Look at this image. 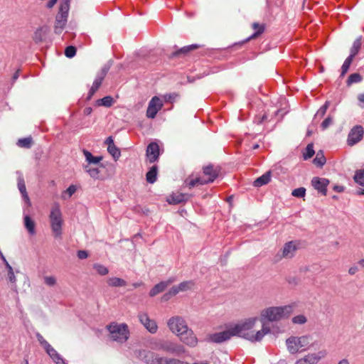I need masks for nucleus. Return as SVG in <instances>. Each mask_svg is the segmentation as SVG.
<instances>
[{
	"mask_svg": "<svg viewBox=\"0 0 364 364\" xmlns=\"http://www.w3.org/2000/svg\"><path fill=\"white\" fill-rule=\"evenodd\" d=\"M259 322H260V318L257 316H252L235 323L237 337L251 343H259L271 333L278 335L284 332L279 325L273 326L272 331L267 323H260V327H259Z\"/></svg>",
	"mask_w": 364,
	"mask_h": 364,
	"instance_id": "f257e3e1",
	"label": "nucleus"
},
{
	"mask_svg": "<svg viewBox=\"0 0 364 364\" xmlns=\"http://www.w3.org/2000/svg\"><path fill=\"white\" fill-rule=\"evenodd\" d=\"M167 326L169 331L186 345L195 347L198 344L197 337L183 317L179 316L171 317L167 321Z\"/></svg>",
	"mask_w": 364,
	"mask_h": 364,
	"instance_id": "f03ea898",
	"label": "nucleus"
},
{
	"mask_svg": "<svg viewBox=\"0 0 364 364\" xmlns=\"http://www.w3.org/2000/svg\"><path fill=\"white\" fill-rule=\"evenodd\" d=\"M285 345L287 351L291 355L317 349L321 346L319 341L311 335L291 336L286 339Z\"/></svg>",
	"mask_w": 364,
	"mask_h": 364,
	"instance_id": "7ed1b4c3",
	"label": "nucleus"
},
{
	"mask_svg": "<svg viewBox=\"0 0 364 364\" xmlns=\"http://www.w3.org/2000/svg\"><path fill=\"white\" fill-rule=\"evenodd\" d=\"M294 311L291 304L270 306L260 311V323H273L289 318Z\"/></svg>",
	"mask_w": 364,
	"mask_h": 364,
	"instance_id": "20e7f679",
	"label": "nucleus"
},
{
	"mask_svg": "<svg viewBox=\"0 0 364 364\" xmlns=\"http://www.w3.org/2000/svg\"><path fill=\"white\" fill-rule=\"evenodd\" d=\"M49 222L53 235L56 239H60L63 235V219L60 206L54 205L50 209Z\"/></svg>",
	"mask_w": 364,
	"mask_h": 364,
	"instance_id": "39448f33",
	"label": "nucleus"
},
{
	"mask_svg": "<svg viewBox=\"0 0 364 364\" xmlns=\"http://www.w3.org/2000/svg\"><path fill=\"white\" fill-rule=\"evenodd\" d=\"M110 338L118 343L126 342L129 337L128 326L124 323H112L107 326Z\"/></svg>",
	"mask_w": 364,
	"mask_h": 364,
	"instance_id": "423d86ee",
	"label": "nucleus"
},
{
	"mask_svg": "<svg viewBox=\"0 0 364 364\" xmlns=\"http://www.w3.org/2000/svg\"><path fill=\"white\" fill-rule=\"evenodd\" d=\"M236 331L235 323H232L225 330L210 334L208 336V340L213 343H223L230 340L232 337H237Z\"/></svg>",
	"mask_w": 364,
	"mask_h": 364,
	"instance_id": "0eeeda50",
	"label": "nucleus"
},
{
	"mask_svg": "<svg viewBox=\"0 0 364 364\" xmlns=\"http://www.w3.org/2000/svg\"><path fill=\"white\" fill-rule=\"evenodd\" d=\"M326 356V350L309 353L296 359L294 364H317Z\"/></svg>",
	"mask_w": 364,
	"mask_h": 364,
	"instance_id": "6e6552de",
	"label": "nucleus"
},
{
	"mask_svg": "<svg viewBox=\"0 0 364 364\" xmlns=\"http://www.w3.org/2000/svg\"><path fill=\"white\" fill-rule=\"evenodd\" d=\"M163 105L162 100L158 96L153 97L148 105L146 112V117L150 119H154L158 112L163 107Z\"/></svg>",
	"mask_w": 364,
	"mask_h": 364,
	"instance_id": "1a4fd4ad",
	"label": "nucleus"
},
{
	"mask_svg": "<svg viewBox=\"0 0 364 364\" xmlns=\"http://www.w3.org/2000/svg\"><path fill=\"white\" fill-rule=\"evenodd\" d=\"M206 181L202 175L198 174H191L188 176L186 180L184 181V186L189 189H191L194 187L203 186L206 184Z\"/></svg>",
	"mask_w": 364,
	"mask_h": 364,
	"instance_id": "9d476101",
	"label": "nucleus"
},
{
	"mask_svg": "<svg viewBox=\"0 0 364 364\" xmlns=\"http://www.w3.org/2000/svg\"><path fill=\"white\" fill-rule=\"evenodd\" d=\"M299 244L294 241H290L284 244L282 249V258L290 259L292 258L297 251Z\"/></svg>",
	"mask_w": 364,
	"mask_h": 364,
	"instance_id": "9b49d317",
	"label": "nucleus"
},
{
	"mask_svg": "<svg viewBox=\"0 0 364 364\" xmlns=\"http://www.w3.org/2000/svg\"><path fill=\"white\" fill-rule=\"evenodd\" d=\"M328 184L329 181L324 178L314 177L311 179L312 186L323 196H326L327 193V186Z\"/></svg>",
	"mask_w": 364,
	"mask_h": 364,
	"instance_id": "f8f14e48",
	"label": "nucleus"
},
{
	"mask_svg": "<svg viewBox=\"0 0 364 364\" xmlns=\"http://www.w3.org/2000/svg\"><path fill=\"white\" fill-rule=\"evenodd\" d=\"M139 321L151 333H155L158 330V326L154 320H152L149 316L142 313L139 315Z\"/></svg>",
	"mask_w": 364,
	"mask_h": 364,
	"instance_id": "ddd939ff",
	"label": "nucleus"
},
{
	"mask_svg": "<svg viewBox=\"0 0 364 364\" xmlns=\"http://www.w3.org/2000/svg\"><path fill=\"white\" fill-rule=\"evenodd\" d=\"M363 135V129L360 126L353 127L348 134V144L353 146L360 141Z\"/></svg>",
	"mask_w": 364,
	"mask_h": 364,
	"instance_id": "4468645a",
	"label": "nucleus"
},
{
	"mask_svg": "<svg viewBox=\"0 0 364 364\" xmlns=\"http://www.w3.org/2000/svg\"><path fill=\"white\" fill-rule=\"evenodd\" d=\"M146 159L149 163L156 161L159 156V146L158 144L152 142L149 144L146 153Z\"/></svg>",
	"mask_w": 364,
	"mask_h": 364,
	"instance_id": "2eb2a0df",
	"label": "nucleus"
},
{
	"mask_svg": "<svg viewBox=\"0 0 364 364\" xmlns=\"http://www.w3.org/2000/svg\"><path fill=\"white\" fill-rule=\"evenodd\" d=\"M219 171L217 168H214L211 165L206 166L203 168L202 176L204 178L207 183H212L218 176Z\"/></svg>",
	"mask_w": 364,
	"mask_h": 364,
	"instance_id": "dca6fc26",
	"label": "nucleus"
},
{
	"mask_svg": "<svg viewBox=\"0 0 364 364\" xmlns=\"http://www.w3.org/2000/svg\"><path fill=\"white\" fill-rule=\"evenodd\" d=\"M193 283L191 282H183L178 285L173 286L169 293L172 295H175L179 292L186 291L193 288Z\"/></svg>",
	"mask_w": 364,
	"mask_h": 364,
	"instance_id": "f3484780",
	"label": "nucleus"
},
{
	"mask_svg": "<svg viewBox=\"0 0 364 364\" xmlns=\"http://www.w3.org/2000/svg\"><path fill=\"white\" fill-rule=\"evenodd\" d=\"M23 223L26 229L27 230L28 234L31 236L36 235V223L35 221L28 215H25L23 217Z\"/></svg>",
	"mask_w": 364,
	"mask_h": 364,
	"instance_id": "a211bd4d",
	"label": "nucleus"
},
{
	"mask_svg": "<svg viewBox=\"0 0 364 364\" xmlns=\"http://www.w3.org/2000/svg\"><path fill=\"white\" fill-rule=\"evenodd\" d=\"M18 190L21 192L22 197L23 198V200L26 203L27 206L31 207V202L28 195L27 193L26 185H25V183L23 179L18 180Z\"/></svg>",
	"mask_w": 364,
	"mask_h": 364,
	"instance_id": "6ab92c4d",
	"label": "nucleus"
},
{
	"mask_svg": "<svg viewBox=\"0 0 364 364\" xmlns=\"http://www.w3.org/2000/svg\"><path fill=\"white\" fill-rule=\"evenodd\" d=\"M83 154L85 156L86 162L87 163V165H91V164H97L102 160V156H93L91 152H90L87 150H83Z\"/></svg>",
	"mask_w": 364,
	"mask_h": 364,
	"instance_id": "aec40b11",
	"label": "nucleus"
},
{
	"mask_svg": "<svg viewBox=\"0 0 364 364\" xmlns=\"http://www.w3.org/2000/svg\"><path fill=\"white\" fill-rule=\"evenodd\" d=\"M187 199V196L183 193H173L169 196L167 198V202L169 204H177Z\"/></svg>",
	"mask_w": 364,
	"mask_h": 364,
	"instance_id": "412c9836",
	"label": "nucleus"
},
{
	"mask_svg": "<svg viewBox=\"0 0 364 364\" xmlns=\"http://www.w3.org/2000/svg\"><path fill=\"white\" fill-rule=\"evenodd\" d=\"M271 179V172L268 171L266 173L263 174L260 177L257 178L254 181L255 186L259 187L263 185L267 184Z\"/></svg>",
	"mask_w": 364,
	"mask_h": 364,
	"instance_id": "4be33fe9",
	"label": "nucleus"
},
{
	"mask_svg": "<svg viewBox=\"0 0 364 364\" xmlns=\"http://www.w3.org/2000/svg\"><path fill=\"white\" fill-rule=\"evenodd\" d=\"M47 32L48 29L46 28L42 27L36 29L33 35V40L37 43L41 42L46 36Z\"/></svg>",
	"mask_w": 364,
	"mask_h": 364,
	"instance_id": "5701e85b",
	"label": "nucleus"
},
{
	"mask_svg": "<svg viewBox=\"0 0 364 364\" xmlns=\"http://www.w3.org/2000/svg\"><path fill=\"white\" fill-rule=\"evenodd\" d=\"M107 282L110 287H124L127 284L124 279L116 277L109 278Z\"/></svg>",
	"mask_w": 364,
	"mask_h": 364,
	"instance_id": "b1692460",
	"label": "nucleus"
},
{
	"mask_svg": "<svg viewBox=\"0 0 364 364\" xmlns=\"http://www.w3.org/2000/svg\"><path fill=\"white\" fill-rule=\"evenodd\" d=\"M85 171L90 175V177L97 179L99 178L100 171L98 168L92 167L90 165H84Z\"/></svg>",
	"mask_w": 364,
	"mask_h": 364,
	"instance_id": "393cba45",
	"label": "nucleus"
},
{
	"mask_svg": "<svg viewBox=\"0 0 364 364\" xmlns=\"http://www.w3.org/2000/svg\"><path fill=\"white\" fill-rule=\"evenodd\" d=\"M114 102V100L112 97L106 96L100 100H97L96 105L109 107L113 105Z\"/></svg>",
	"mask_w": 364,
	"mask_h": 364,
	"instance_id": "a878e982",
	"label": "nucleus"
},
{
	"mask_svg": "<svg viewBox=\"0 0 364 364\" xmlns=\"http://www.w3.org/2000/svg\"><path fill=\"white\" fill-rule=\"evenodd\" d=\"M361 46L360 38H358L355 39L353 43L352 48L350 49V54L348 58H351L353 60V58L358 53Z\"/></svg>",
	"mask_w": 364,
	"mask_h": 364,
	"instance_id": "bb28decb",
	"label": "nucleus"
},
{
	"mask_svg": "<svg viewBox=\"0 0 364 364\" xmlns=\"http://www.w3.org/2000/svg\"><path fill=\"white\" fill-rule=\"evenodd\" d=\"M157 178V168L156 166H153L146 173V179L147 182L149 183H154Z\"/></svg>",
	"mask_w": 364,
	"mask_h": 364,
	"instance_id": "cd10ccee",
	"label": "nucleus"
},
{
	"mask_svg": "<svg viewBox=\"0 0 364 364\" xmlns=\"http://www.w3.org/2000/svg\"><path fill=\"white\" fill-rule=\"evenodd\" d=\"M101 83H102L101 79H96L93 82L92 85L90 89V91H89L87 97V100H90L92 98V97L94 95V94L96 92V91L100 87Z\"/></svg>",
	"mask_w": 364,
	"mask_h": 364,
	"instance_id": "c85d7f7f",
	"label": "nucleus"
},
{
	"mask_svg": "<svg viewBox=\"0 0 364 364\" xmlns=\"http://www.w3.org/2000/svg\"><path fill=\"white\" fill-rule=\"evenodd\" d=\"M67 15L58 14L56 18L55 29H62L67 21Z\"/></svg>",
	"mask_w": 364,
	"mask_h": 364,
	"instance_id": "c756f323",
	"label": "nucleus"
},
{
	"mask_svg": "<svg viewBox=\"0 0 364 364\" xmlns=\"http://www.w3.org/2000/svg\"><path fill=\"white\" fill-rule=\"evenodd\" d=\"M166 287V285L165 283H159L156 285H155L150 291L149 292V295L151 296H154L155 295L162 292L163 291L165 290Z\"/></svg>",
	"mask_w": 364,
	"mask_h": 364,
	"instance_id": "7c9ffc66",
	"label": "nucleus"
},
{
	"mask_svg": "<svg viewBox=\"0 0 364 364\" xmlns=\"http://www.w3.org/2000/svg\"><path fill=\"white\" fill-rule=\"evenodd\" d=\"M353 179L357 184L364 186V170L357 171L353 176Z\"/></svg>",
	"mask_w": 364,
	"mask_h": 364,
	"instance_id": "2f4dec72",
	"label": "nucleus"
},
{
	"mask_svg": "<svg viewBox=\"0 0 364 364\" xmlns=\"http://www.w3.org/2000/svg\"><path fill=\"white\" fill-rule=\"evenodd\" d=\"M32 143H33L32 138L31 136H28L26 138H23V139H18L17 141V145L21 148L28 149L31 146Z\"/></svg>",
	"mask_w": 364,
	"mask_h": 364,
	"instance_id": "473e14b6",
	"label": "nucleus"
},
{
	"mask_svg": "<svg viewBox=\"0 0 364 364\" xmlns=\"http://www.w3.org/2000/svg\"><path fill=\"white\" fill-rule=\"evenodd\" d=\"M93 268L97 272V273L101 276L107 275L109 273V269L107 267L101 264H95L93 265Z\"/></svg>",
	"mask_w": 364,
	"mask_h": 364,
	"instance_id": "72a5a7b5",
	"label": "nucleus"
},
{
	"mask_svg": "<svg viewBox=\"0 0 364 364\" xmlns=\"http://www.w3.org/2000/svg\"><path fill=\"white\" fill-rule=\"evenodd\" d=\"M291 321L296 325H303L306 323L307 318L304 314H298L292 318Z\"/></svg>",
	"mask_w": 364,
	"mask_h": 364,
	"instance_id": "f704fd0d",
	"label": "nucleus"
},
{
	"mask_svg": "<svg viewBox=\"0 0 364 364\" xmlns=\"http://www.w3.org/2000/svg\"><path fill=\"white\" fill-rule=\"evenodd\" d=\"M107 151L112 155L114 161H117L120 156L121 151L115 145L107 147Z\"/></svg>",
	"mask_w": 364,
	"mask_h": 364,
	"instance_id": "c9c22d12",
	"label": "nucleus"
},
{
	"mask_svg": "<svg viewBox=\"0 0 364 364\" xmlns=\"http://www.w3.org/2000/svg\"><path fill=\"white\" fill-rule=\"evenodd\" d=\"M3 259L4 261L6 263V268L8 269V279L9 281L12 283V284H15L16 283V276L14 274V272L13 271V269L11 267V266L6 262V260L5 259L4 257H3Z\"/></svg>",
	"mask_w": 364,
	"mask_h": 364,
	"instance_id": "e433bc0d",
	"label": "nucleus"
},
{
	"mask_svg": "<svg viewBox=\"0 0 364 364\" xmlns=\"http://www.w3.org/2000/svg\"><path fill=\"white\" fill-rule=\"evenodd\" d=\"M362 76L358 73L351 74L347 80V85L350 86L353 83L359 82L362 80Z\"/></svg>",
	"mask_w": 364,
	"mask_h": 364,
	"instance_id": "4c0bfd02",
	"label": "nucleus"
},
{
	"mask_svg": "<svg viewBox=\"0 0 364 364\" xmlns=\"http://www.w3.org/2000/svg\"><path fill=\"white\" fill-rule=\"evenodd\" d=\"M76 186L74 185H70L63 193L62 197L63 198H70L76 191Z\"/></svg>",
	"mask_w": 364,
	"mask_h": 364,
	"instance_id": "58836bf2",
	"label": "nucleus"
},
{
	"mask_svg": "<svg viewBox=\"0 0 364 364\" xmlns=\"http://www.w3.org/2000/svg\"><path fill=\"white\" fill-rule=\"evenodd\" d=\"M326 163V159L323 153H317L316 156L314 159V164L318 166H322Z\"/></svg>",
	"mask_w": 364,
	"mask_h": 364,
	"instance_id": "ea45409f",
	"label": "nucleus"
},
{
	"mask_svg": "<svg viewBox=\"0 0 364 364\" xmlns=\"http://www.w3.org/2000/svg\"><path fill=\"white\" fill-rule=\"evenodd\" d=\"M314 154V146L310 144L306 148L305 152L304 153V159H308L312 157Z\"/></svg>",
	"mask_w": 364,
	"mask_h": 364,
	"instance_id": "a19ab883",
	"label": "nucleus"
},
{
	"mask_svg": "<svg viewBox=\"0 0 364 364\" xmlns=\"http://www.w3.org/2000/svg\"><path fill=\"white\" fill-rule=\"evenodd\" d=\"M69 11V0H65L60 4L59 14L67 15Z\"/></svg>",
	"mask_w": 364,
	"mask_h": 364,
	"instance_id": "79ce46f5",
	"label": "nucleus"
},
{
	"mask_svg": "<svg viewBox=\"0 0 364 364\" xmlns=\"http://www.w3.org/2000/svg\"><path fill=\"white\" fill-rule=\"evenodd\" d=\"M352 61H353V59H351V58H347L345 60V61L342 65V68H341V70H342L341 75L342 76L345 75V74L348 72Z\"/></svg>",
	"mask_w": 364,
	"mask_h": 364,
	"instance_id": "37998d69",
	"label": "nucleus"
},
{
	"mask_svg": "<svg viewBox=\"0 0 364 364\" xmlns=\"http://www.w3.org/2000/svg\"><path fill=\"white\" fill-rule=\"evenodd\" d=\"M291 194L294 197L304 198L306 195V189L303 187L296 188L293 190Z\"/></svg>",
	"mask_w": 364,
	"mask_h": 364,
	"instance_id": "c03bdc74",
	"label": "nucleus"
},
{
	"mask_svg": "<svg viewBox=\"0 0 364 364\" xmlns=\"http://www.w3.org/2000/svg\"><path fill=\"white\" fill-rule=\"evenodd\" d=\"M44 283L49 287H54L56 284V278L53 276L44 277Z\"/></svg>",
	"mask_w": 364,
	"mask_h": 364,
	"instance_id": "a18cd8bd",
	"label": "nucleus"
},
{
	"mask_svg": "<svg viewBox=\"0 0 364 364\" xmlns=\"http://www.w3.org/2000/svg\"><path fill=\"white\" fill-rule=\"evenodd\" d=\"M76 49L74 46H68L65 48V55L66 57L71 58L75 56Z\"/></svg>",
	"mask_w": 364,
	"mask_h": 364,
	"instance_id": "49530a36",
	"label": "nucleus"
},
{
	"mask_svg": "<svg viewBox=\"0 0 364 364\" xmlns=\"http://www.w3.org/2000/svg\"><path fill=\"white\" fill-rule=\"evenodd\" d=\"M327 109H328V103L326 102L321 107H320V109L317 111L316 114H315V117H320L321 118H322L325 115Z\"/></svg>",
	"mask_w": 364,
	"mask_h": 364,
	"instance_id": "de8ad7c7",
	"label": "nucleus"
},
{
	"mask_svg": "<svg viewBox=\"0 0 364 364\" xmlns=\"http://www.w3.org/2000/svg\"><path fill=\"white\" fill-rule=\"evenodd\" d=\"M46 351L51 358V359L54 358L56 357V355H58V354H59L51 346H47V349H46Z\"/></svg>",
	"mask_w": 364,
	"mask_h": 364,
	"instance_id": "09e8293b",
	"label": "nucleus"
},
{
	"mask_svg": "<svg viewBox=\"0 0 364 364\" xmlns=\"http://www.w3.org/2000/svg\"><path fill=\"white\" fill-rule=\"evenodd\" d=\"M333 118L331 117H328L321 124L322 129H327L330 125L333 124Z\"/></svg>",
	"mask_w": 364,
	"mask_h": 364,
	"instance_id": "8fccbe9b",
	"label": "nucleus"
},
{
	"mask_svg": "<svg viewBox=\"0 0 364 364\" xmlns=\"http://www.w3.org/2000/svg\"><path fill=\"white\" fill-rule=\"evenodd\" d=\"M253 28L255 30V33H254V36H256L259 34H261L264 31V27L259 26L258 23H255L252 25Z\"/></svg>",
	"mask_w": 364,
	"mask_h": 364,
	"instance_id": "3c124183",
	"label": "nucleus"
},
{
	"mask_svg": "<svg viewBox=\"0 0 364 364\" xmlns=\"http://www.w3.org/2000/svg\"><path fill=\"white\" fill-rule=\"evenodd\" d=\"M174 362L173 360H171L168 362L166 360L161 358H156L155 360L153 361L152 364H171V363Z\"/></svg>",
	"mask_w": 364,
	"mask_h": 364,
	"instance_id": "603ef678",
	"label": "nucleus"
},
{
	"mask_svg": "<svg viewBox=\"0 0 364 364\" xmlns=\"http://www.w3.org/2000/svg\"><path fill=\"white\" fill-rule=\"evenodd\" d=\"M56 364H66L65 360L61 357L60 354H58L56 357L52 359Z\"/></svg>",
	"mask_w": 364,
	"mask_h": 364,
	"instance_id": "864d4df0",
	"label": "nucleus"
},
{
	"mask_svg": "<svg viewBox=\"0 0 364 364\" xmlns=\"http://www.w3.org/2000/svg\"><path fill=\"white\" fill-rule=\"evenodd\" d=\"M77 255L78 258L80 259H86L88 257V253L85 250H79Z\"/></svg>",
	"mask_w": 364,
	"mask_h": 364,
	"instance_id": "5fc2aeb1",
	"label": "nucleus"
},
{
	"mask_svg": "<svg viewBox=\"0 0 364 364\" xmlns=\"http://www.w3.org/2000/svg\"><path fill=\"white\" fill-rule=\"evenodd\" d=\"M38 341L42 345V346L45 348V350L47 349V346H50V345L41 336H38Z\"/></svg>",
	"mask_w": 364,
	"mask_h": 364,
	"instance_id": "6e6d98bb",
	"label": "nucleus"
},
{
	"mask_svg": "<svg viewBox=\"0 0 364 364\" xmlns=\"http://www.w3.org/2000/svg\"><path fill=\"white\" fill-rule=\"evenodd\" d=\"M198 46L197 45H191V46H185L183 48H182L181 49V52H183V53H186V52H188L193 49H195Z\"/></svg>",
	"mask_w": 364,
	"mask_h": 364,
	"instance_id": "4d7b16f0",
	"label": "nucleus"
},
{
	"mask_svg": "<svg viewBox=\"0 0 364 364\" xmlns=\"http://www.w3.org/2000/svg\"><path fill=\"white\" fill-rule=\"evenodd\" d=\"M358 271V268L356 266H352L348 269V274L350 275H354Z\"/></svg>",
	"mask_w": 364,
	"mask_h": 364,
	"instance_id": "13d9d810",
	"label": "nucleus"
},
{
	"mask_svg": "<svg viewBox=\"0 0 364 364\" xmlns=\"http://www.w3.org/2000/svg\"><path fill=\"white\" fill-rule=\"evenodd\" d=\"M333 189L338 193H342L345 191V187L343 186L335 185L333 186Z\"/></svg>",
	"mask_w": 364,
	"mask_h": 364,
	"instance_id": "bf43d9fd",
	"label": "nucleus"
},
{
	"mask_svg": "<svg viewBox=\"0 0 364 364\" xmlns=\"http://www.w3.org/2000/svg\"><path fill=\"white\" fill-rule=\"evenodd\" d=\"M105 144L107 145V147H110L112 146L115 145L114 143V139L112 136H109L107 138Z\"/></svg>",
	"mask_w": 364,
	"mask_h": 364,
	"instance_id": "052dcab7",
	"label": "nucleus"
},
{
	"mask_svg": "<svg viewBox=\"0 0 364 364\" xmlns=\"http://www.w3.org/2000/svg\"><path fill=\"white\" fill-rule=\"evenodd\" d=\"M92 112V109L90 107H86L85 109H84V114L85 115H90L91 114V113Z\"/></svg>",
	"mask_w": 364,
	"mask_h": 364,
	"instance_id": "680f3d73",
	"label": "nucleus"
},
{
	"mask_svg": "<svg viewBox=\"0 0 364 364\" xmlns=\"http://www.w3.org/2000/svg\"><path fill=\"white\" fill-rule=\"evenodd\" d=\"M337 364H350L349 360L347 358H343L340 360Z\"/></svg>",
	"mask_w": 364,
	"mask_h": 364,
	"instance_id": "e2e57ef3",
	"label": "nucleus"
},
{
	"mask_svg": "<svg viewBox=\"0 0 364 364\" xmlns=\"http://www.w3.org/2000/svg\"><path fill=\"white\" fill-rule=\"evenodd\" d=\"M358 100H359V101H360V102L363 103V102H364V92H363V93L360 94V95H358Z\"/></svg>",
	"mask_w": 364,
	"mask_h": 364,
	"instance_id": "0e129e2a",
	"label": "nucleus"
},
{
	"mask_svg": "<svg viewBox=\"0 0 364 364\" xmlns=\"http://www.w3.org/2000/svg\"><path fill=\"white\" fill-rule=\"evenodd\" d=\"M278 364H287V363L285 360H282L278 363Z\"/></svg>",
	"mask_w": 364,
	"mask_h": 364,
	"instance_id": "69168bd1",
	"label": "nucleus"
},
{
	"mask_svg": "<svg viewBox=\"0 0 364 364\" xmlns=\"http://www.w3.org/2000/svg\"><path fill=\"white\" fill-rule=\"evenodd\" d=\"M359 263L363 267H364V258L360 260Z\"/></svg>",
	"mask_w": 364,
	"mask_h": 364,
	"instance_id": "338daca9",
	"label": "nucleus"
},
{
	"mask_svg": "<svg viewBox=\"0 0 364 364\" xmlns=\"http://www.w3.org/2000/svg\"><path fill=\"white\" fill-rule=\"evenodd\" d=\"M358 195H364V189L358 191Z\"/></svg>",
	"mask_w": 364,
	"mask_h": 364,
	"instance_id": "774afa93",
	"label": "nucleus"
}]
</instances>
